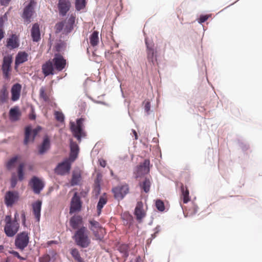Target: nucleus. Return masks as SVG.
Masks as SVG:
<instances>
[{
  "instance_id": "obj_1",
  "label": "nucleus",
  "mask_w": 262,
  "mask_h": 262,
  "mask_svg": "<svg viewBox=\"0 0 262 262\" xmlns=\"http://www.w3.org/2000/svg\"><path fill=\"white\" fill-rule=\"evenodd\" d=\"M86 231V228L82 226L77 229L73 236L77 245L82 248H87L91 243Z\"/></svg>"
},
{
  "instance_id": "obj_2",
  "label": "nucleus",
  "mask_w": 262,
  "mask_h": 262,
  "mask_svg": "<svg viewBox=\"0 0 262 262\" xmlns=\"http://www.w3.org/2000/svg\"><path fill=\"white\" fill-rule=\"evenodd\" d=\"M36 4L37 3L34 0H30L29 3L23 9L21 16L28 24L31 21V18L35 13Z\"/></svg>"
},
{
  "instance_id": "obj_3",
  "label": "nucleus",
  "mask_w": 262,
  "mask_h": 262,
  "mask_svg": "<svg viewBox=\"0 0 262 262\" xmlns=\"http://www.w3.org/2000/svg\"><path fill=\"white\" fill-rule=\"evenodd\" d=\"M145 43L146 48L147 59L150 64L155 65L157 60V50L155 48V46L152 42H149L147 39H145Z\"/></svg>"
},
{
  "instance_id": "obj_4",
  "label": "nucleus",
  "mask_w": 262,
  "mask_h": 262,
  "mask_svg": "<svg viewBox=\"0 0 262 262\" xmlns=\"http://www.w3.org/2000/svg\"><path fill=\"white\" fill-rule=\"evenodd\" d=\"M41 127L38 126L33 129L31 125H27L25 128V138L24 144L27 145L29 142H33L38 132L41 129Z\"/></svg>"
},
{
  "instance_id": "obj_5",
  "label": "nucleus",
  "mask_w": 262,
  "mask_h": 262,
  "mask_svg": "<svg viewBox=\"0 0 262 262\" xmlns=\"http://www.w3.org/2000/svg\"><path fill=\"white\" fill-rule=\"evenodd\" d=\"M29 243V237L28 232L23 231L18 233L15 239V246L20 250H24Z\"/></svg>"
},
{
  "instance_id": "obj_6",
  "label": "nucleus",
  "mask_w": 262,
  "mask_h": 262,
  "mask_svg": "<svg viewBox=\"0 0 262 262\" xmlns=\"http://www.w3.org/2000/svg\"><path fill=\"white\" fill-rule=\"evenodd\" d=\"M114 198L120 201L122 200L129 192V187L127 184L119 185L112 188Z\"/></svg>"
},
{
  "instance_id": "obj_7",
  "label": "nucleus",
  "mask_w": 262,
  "mask_h": 262,
  "mask_svg": "<svg viewBox=\"0 0 262 262\" xmlns=\"http://www.w3.org/2000/svg\"><path fill=\"white\" fill-rule=\"evenodd\" d=\"M150 161L148 159H145L143 163H141L140 165L136 167L135 173V178L138 179L141 176L147 174L149 172Z\"/></svg>"
},
{
  "instance_id": "obj_8",
  "label": "nucleus",
  "mask_w": 262,
  "mask_h": 262,
  "mask_svg": "<svg viewBox=\"0 0 262 262\" xmlns=\"http://www.w3.org/2000/svg\"><path fill=\"white\" fill-rule=\"evenodd\" d=\"M19 199V193L17 191H8L5 196V203L7 207H12Z\"/></svg>"
},
{
  "instance_id": "obj_9",
  "label": "nucleus",
  "mask_w": 262,
  "mask_h": 262,
  "mask_svg": "<svg viewBox=\"0 0 262 262\" xmlns=\"http://www.w3.org/2000/svg\"><path fill=\"white\" fill-rule=\"evenodd\" d=\"M71 167V162L68 160H65L58 164L54 169V171L58 175L63 176L69 172Z\"/></svg>"
},
{
  "instance_id": "obj_10",
  "label": "nucleus",
  "mask_w": 262,
  "mask_h": 262,
  "mask_svg": "<svg viewBox=\"0 0 262 262\" xmlns=\"http://www.w3.org/2000/svg\"><path fill=\"white\" fill-rule=\"evenodd\" d=\"M12 62V55H8L4 57L2 69L5 79L9 78V72L11 70V65Z\"/></svg>"
},
{
  "instance_id": "obj_11",
  "label": "nucleus",
  "mask_w": 262,
  "mask_h": 262,
  "mask_svg": "<svg viewBox=\"0 0 262 262\" xmlns=\"http://www.w3.org/2000/svg\"><path fill=\"white\" fill-rule=\"evenodd\" d=\"M30 183L35 194H39L45 187L43 182L36 176H33L31 178Z\"/></svg>"
},
{
  "instance_id": "obj_12",
  "label": "nucleus",
  "mask_w": 262,
  "mask_h": 262,
  "mask_svg": "<svg viewBox=\"0 0 262 262\" xmlns=\"http://www.w3.org/2000/svg\"><path fill=\"white\" fill-rule=\"evenodd\" d=\"M81 206L82 203L80 200V198L78 195L77 193L75 192L71 199L69 212L70 214H72L73 213L80 211Z\"/></svg>"
},
{
  "instance_id": "obj_13",
  "label": "nucleus",
  "mask_w": 262,
  "mask_h": 262,
  "mask_svg": "<svg viewBox=\"0 0 262 262\" xmlns=\"http://www.w3.org/2000/svg\"><path fill=\"white\" fill-rule=\"evenodd\" d=\"M52 62L55 69L59 72L62 71L67 64L66 59L62 55L57 53L55 54Z\"/></svg>"
},
{
  "instance_id": "obj_14",
  "label": "nucleus",
  "mask_w": 262,
  "mask_h": 262,
  "mask_svg": "<svg viewBox=\"0 0 262 262\" xmlns=\"http://www.w3.org/2000/svg\"><path fill=\"white\" fill-rule=\"evenodd\" d=\"M19 228V223H11V224L5 225L4 232L8 237L14 236L18 231Z\"/></svg>"
},
{
  "instance_id": "obj_15",
  "label": "nucleus",
  "mask_w": 262,
  "mask_h": 262,
  "mask_svg": "<svg viewBox=\"0 0 262 262\" xmlns=\"http://www.w3.org/2000/svg\"><path fill=\"white\" fill-rule=\"evenodd\" d=\"M57 6L59 15L64 16L70 9L71 3L69 0H59Z\"/></svg>"
},
{
  "instance_id": "obj_16",
  "label": "nucleus",
  "mask_w": 262,
  "mask_h": 262,
  "mask_svg": "<svg viewBox=\"0 0 262 262\" xmlns=\"http://www.w3.org/2000/svg\"><path fill=\"white\" fill-rule=\"evenodd\" d=\"M51 148V140L48 135L43 136L42 141L38 147V154L42 155L46 153Z\"/></svg>"
},
{
  "instance_id": "obj_17",
  "label": "nucleus",
  "mask_w": 262,
  "mask_h": 262,
  "mask_svg": "<svg viewBox=\"0 0 262 262\" xmlns=\"http://www.w3.org/2000/svg\"><path fill=\"white\" fill-rule=\"evenodd\" d=\"M19 46V40L15 34H12L7 38L6 45L7 48L14 49L18 48Z\"/></svg>"
},
{
  "instance_id": "obj_18",
  "label": "nucleus",
  "mask_w": 262,
  "mask_h": 262,
  "mask_svg": "<svg viewBox=\"0 0 262 262\" xmlns=\"http://www.w3.org/2000/svg\"><path fill=\"white\" fill-rule=\"evenodd\" d=\"M70 152L69 159L71 162L74 161L77 158L79 148L78 144L72 140H70Z\"/></svg>"
},
{
  "instance_id": "obj_19",
  "label": "nucleus",
  "mask_w": 262,
  "mask_h": 262,
  "mask_svg": "<svg viewBox=\"0 0 262 262\" xmlns=\"http://www.w3.org/2000/svg\"><path fill=\"white\" fill-rule=\"evenodd\" d=\"M21 85L18 83H15L11 88V100L15 102L17 101L20 97Z\"/></svg>"
},
{
  "instance_id": "obj_20",
  "label": "nucleus",
  "mask_w": 262,
  "mask_h": 262,
  "mask_svg": "<svg viewBox=\"0 0 262 262\" xmlns=\"http://www.w3.org/2000/svg\"><path fill=\"white\" fill-rule=\"evenodd\" d=\"M54 69L53 62L50 60L46 61L42 66V73L45 77L48 76L50 75H53Z\"/></svg>"
},
{
  "instance_id": "obj_21",
  "label": "nucleus",
  "mask_w": 262,
  "mask_h": 262,
  "mask_svg": "<svg viewBox=\"0 0 262 262\" xmlns=\"http://www.w3.org/2000/svg\"><path fill=\"white\" fill-rule=\"evenodd\" d=\"M71 130L73 136L77 139L79 142H81V139L86 136V133L84 128H79L70 126Z\"/></svg>"
},
{
  "instance_id": "obj_22",
  "label": "nucleus",
  "mask_w": 262,
  "mask_h": 262,
  "mask_svg": "<svg viewBox=\"0 0 262 262\" xmlns=\"http://www.w3.org/2000/svg\"><path fill=\"white\" fill-rule=\"evenodd\" d=\"M83 223V219L81 215H74L72 216L69 221L70 226L73 229H76Z\"/></svg>"
},
{
  "instance_id": "obj_23",
  "label": "nucleus",
  "mask_w": 262,
  "mask_h": 262,
  "mask_svg": "<svg viewBox=\"0 0 262 262\" xmlns=\"http://www.w3.org/2000/svg\"><path fill=\"white\" fill-rule=\"evenodd\" d=\"M33 212L36 219L39 221L41 215L42 202L40 200H37L32 204Z\"/></svg>"
},
{
  "instance_id": "obj_24",
  "label": "nucleus",
  "mask_w": 262,
  "mask_h": 262,
  "mask_svg": "<svg viewBox=\"0 0 262 262\" xmlns=\"http://www.w3.org/2000/svg\"><path fill=\"white\" fill-rule=\"evenodd\" d=\"M21 112L18 106L11 108L9 111V117L11 121H16L19 119Z\"/></svg>"
},
{
  "instance_id": "obj_25",
  "label": "nucleus",
  "mask_w": 262,
  "mask_h": 262,
  "mask_svg": "<svg viewBox=\"0 0 262 262\" xmlns=\"http://www.w3.org/2000/svg\"><path fill=\"white\" fill-rule=\"evenodd\" d=\"M31 36L33 41L37 42L40 39V32L38 24H34L31 31Z\"/></svg>"
},
{
  "instance_id": "obj_26",
  "label": "nucleus",
  "mask_w": 262,
  "mask_h": 262,
  "mask_svg": "<svg viewBox=\"0 0 262 262\" xmlns=\"http://www.w3.org/2000/svg\"><path fill=\"white\" fill-rule=\"evenodd\" d=\"M134 214L138 221L141 220L144 217L145 213L143 210V204L141 202L137 203L135 209Z\"/></svg>"
},
{
  "instance_id": "obj_27",
  "label": "nucleus",
  "mask_w": 262,
  "mask_h": 262,
  "mask_svg": "<svg viewBox=\"0 0 262 262\" xmlns=\"http://www.w3.org/2000/svg\"><path fill=\"white\" fill-rule=\"evenodd\" d=\"M28 55L26 52H19L17 54L15 60V67L16 68L18 65L28 60Z\"/></svg>"
},
{
  "instance_id": "obj_28",
  "label": "nucleus",
  "mask_w": 262,
  "mask_h": 262,
  "mask_svg": "<svg viewBox=\"0 0 262 262\" xmlns=\"http://www.w3.org/2000/svg\"><path fill=\"white\" fill-rule=\"evenodd\" d=\"M139 185L144 192L148 193L150 190L151 182L148 178H145L143 182H139Z\"/></svg>"
},
{
  "instance_id": "obj_29",
  "label": "nucleus",
  "mask_w": 262,
  "mask_h": 262,
  "mask_svg": "<svg viewBox=\"0 0 262 262\" xmlns=\"http://www.w3.org/2000/svg\"><path fill=\"white\" fill-rule=\"evenodd\" d=\"M9 93L5 85H3L0 91V102L2 103H5L7 102L8 98Z\"/></svg>"
},
{
  "instance_id": "obj_30",
  "label": "nucleus",
  "mask_w": 262,
  "mask_h": 262,
  "mask_svg": "<svg viewBox=\"0 0 262 262\" xmlns=\"http://www.w3.org/2000/svg\"><path fill=\"white\" fill-rule=\"evenodd\" d=\"M81 180V175L80 173L73 172L71 181V186H74L78 185Z\"/></svg>"
},
{
  "instance_id": "obj_31",
  "label": "nucleus",
  "mask_w": 262,
  "mask_h": 262,
  "mask_svg": "<svg viewBox=\"0 0 262 262\" xmlns=\"http://www.w3.org/2000/svg\"><path fill=\"white\" fill-rule=\"evenodd\" d=\"M99 32L97 31H94L90 36V44L94 47L98 45L99 42Z\"/></svg>"
},
{
  "instance_id": "obj_32",
  "label": "nucleus",
  "mask_w": 262,
  "mask_h": 262,
  "mask_svg": "<svg viewBox=\"0 0 262 262\" xmlns=\"http://www.w3.org/2000/svg\"><path fill=\"white\" fill-rule=\"evenodd\" d=\"M181 191L183 196V202L184 204H186L190 200L189 190L187 188H185L184 186L182 184L181 186Z\"/></svg>"
},
{
  "instance_id": "obj_33",
  "label": "nucleus",
  "mask_w": 262,
  "mask_h": 262,
  "mask_svg": "<svg viewBox=\"0 0 262 262\" xmlns=\"http://www.w3.org/2000/svg\"><path fill=\"white\" fill-rule=\"evenodd\" d=\"M70 253L77 262H84L83 259L80 256L79 251L76 248L72 249L71 250Z\"/></svg>"
},
{
  "instance_id": "obj_34",
  "label": "nucleus",
  "mask_w": 262,
  "mask_h": 262,
  "mask_svg": "<svg viewBox=\"0 0 262 262\" xmlns=\"http://www.w3.org/2000/svg\"><path fill=\"white\" fill-rule=\"evenodd\" d=\"M100 174H97V178L95 180V188L94 191L95 192V195L98 196L100 193L101 191V185H100V180L99 179V177Z\"/></svg>"
},
{
  "instance_id": "obj_35",
  "label": "nucleus",
  "mask_w": 262,
  "mask_h": 262,
  "mask_svg": "<svg viewBox=\"0 0 262 262\" xmlns=\"http://www.w3.org/2000/svg\"><path fill=\"white\" fill-rule=\"evenodd\" d=\"M18 159V156H15L9 160L6 165L7 169L8 170H11L12 167L14 166V164L17 162Z\"/></svg>"
},
{
  "instance_id": "obj_36",
  "label": "nucleus",
  "mask_w": 262,
  "mask_h": 262,
  "mask_svg": "<svg viewBox=\"0 0 262 262\" xmlns=\"http://www.w3.org/2000/svg\"><path fill=\"white\" fill-rule=\"evenodd\" d=\"M86 5L85 0H75V9L79 11L83 9Z\"/></svg>"
},
{
  "instance_id": "obj_37",
  "label": "nucleus",
  "mask_w": 262,
  "mask_h": 262,
  "mask_svg": "<svg viewBox=\"0 0 262 262\" xmlns=\"http://www.w3.org/2000/svg\"><path fill=\"white\" fill-rule=\"evenodd\" d=\"M24 164L23 163H20L17 168V174L18 179L19 181H22L24 178Z\"/></svg>"
},
{
  "instance_id": "obj_38",
  "label": "nucleus",
  "mask_w": 262,
  "mask_h": 262,
  "mask_svg": "<svg viewBox=\"0 0 262 262\" xmlns=\"http://www.w3.org/2000/svg\"><path fill=\"white\" fill-rule=\"evenodd\" d=\"M66 21H61L56 24L55 26V33L58 34L63 30Z\"/></svg>"
},
{
  "instance_id": "obj_39",
  "label": "nucleus",
  "mask_w": 262,
  "mask_h": 262,
  "mask_svg": "<svg viewBox=\"0 0 262 262\" xmlns=\"http://www.w3.org/2000/svg\"><path fill=\"white\" fill-rule=\"evenodd\" d=\"M155 206L157 210L160 212L164 211L165 209L164 202L160 199L156 201Z\"/></svg>"
},
{
  "instance_id": "obj_40",
  "label": "nucleus",
  "mask_w": 262,
  "mask_h": 262,
  "mask_svg": "<svg viewBox=\"0 0 262 262\" xmlns=\"http://www.w3.org/2000/svg\"><path fill=\"white\" fill-rule=\"evenodd\" d=\"M83 121L84 119L82 118H78L76 120V123L75 124L74 122H71L70 126L79 128H84L83 124Z\"/></svg>"
},
{
  "instance_id": "obj_41",
  "label": "nucleus",
  "mask_w": 262,
  "mask_h": 262,
  "mask_svg": "<svg viewBox=\"0 0 262 262\" xmlns=\"http://www.w3.org/2000/svg\"><path fill=\"white\" fill-rule=\"evenodd\" d=\"M54 114L55 119L57 121L60 122H63L64 121V116L62 112L59 111H55Z\"/></svg>"
},
{
  "instance_id": "obj_42",
  "label": "nucleus",
  "mask_w": 262,
  "mask_h": 262,
  "mask_svg": "<svg viewBox=\"0 0 262 262\" xmlns=\"http://www.w3.org/2000/svg\"><path fill=\"white\" fill-rule=\"evenodd\" d=\"M39 96L43 99L44 101L47 102L49 101V98L46 94L45 89L43 87H41L39 90Z\"/></svg>"
},
{
  "instance_id": "obj_43",
  "label": "nucleus",
  "mask_w": 262,
  "mask_h": 262,
  "mask_svg": "<svg viewBox=\"0 0 262 262\" xmlns=\"http://www.w3.org/2000/svg\"><path fill=\"white\" fill-rule=\"evenodd\" d=\"M107 201L106 198H104L103 196H101L99 198L98 202L97 203V207H100L103 208L104 206L106 204Z\"/></svg>"
},
{
  "instance_id": "obj_44",
  "label": "nucleus",
  "mask_w": 262,
  "mask_h": 262,
  "mask_svg": "<svg viewBox=\"0 0 262 262\" xmlns=\"http://www.w3.org/2000/svg\"><path fill=\"white\" fill-rule=\"evenodd\" d=\"M118 250L121 253H123L125 256H128L127 247L125 245H122L119 247Z\"/></svg>"
},
{
  "instance_id": "obj_45",
  "label": "nucleus",
  "mask_w": 262,
  "mask_h": 262,
  "mask_svg": "<svg viewBox=\"0 0 262 262\" xmlns=\"http://www.w3.org/2000/svg\"><path fill=\"white\" fill-rule=\"evenodd\" d=\"M74 27L68 24H66L64 28H63V34L67 35L73 30Z\"/></svg>"
},
{
  "instance_id": "obj_46",
  "label": "nucleus",
  "mask_w": 262,
  "mask_h": 262,
  "mask_svg": "<svg viewBox=\"0 0 262 262\" xmlns=\"http://www.w3.org/2000/svg\"><path fill=\"white\" fill-rule=\"evenodd\" d=\"M209 15H201L198 19V23L202 24L205 23L209 18Z\"/></svg>"
},
{
  "instance_id": "obj_47",
  "label": "nucleus",
  "mask_w": 262,
  "mask_h": 262,
  "mask_svg": "<svg viewBox=\"0 0 262 262\" xmlns=\"http://www.w3.org/2000/svg\"><path fill=\"white\" fill-rule=\"evenodd\" d=\"M89 223L92 227H93L95 228H102L100 223L95 220H91L89 221Z\"/></svg>"
},
{
  "instance_id": "obj_48",
  "label": "nucleus",
  "mask_w": 262,
  "mask_h": 262,
  "mask_svg": "<svg viewBox=\"0 0 262 262\" xmlns=\"http://www.w3.org/2000/svg\"><path fill=\"white\" fill-rule=\"evenodd\" d=\"M66 47V43L63 41L58 43L56 46V51L58 52H60L61 50Z\"/></svg>"
},
{
  "instance_id": "obj_49",
  "label": "nucleus",
  "mask_w": 262,
  "mask_h": 262,
  "mask_svg": "<svg viewBox=\"0 0 262 262\" xmlns=\"http://www.w3.org/2000/svg\"><path fill=\"white\" fill-rule=\"evenodd\" d=\"M238 143L239 147L242 148V149L243 151L247 150L249 148V145L242 141L238 140Z\"/></svg>"
},
{
  "instance_id": "obj_50",
  "label": "nucleus",
  "mask_w": 262,
  "mask_h": 262,
  "mask_svg": "<svg viewBox=\"0 0 262 262\" xmlns=\"http://www.w3.org/2000/svg\"><path fill=\"white\" fill-rule=\"evenodd\" d=\"M40 262H50L51 261L50 256L48 254H46L39 258Z\"/></svg>"
},
{
  "instance_id": "obj_51",
  "label": "nucleus",
  "mask_w": 262,
  "mask_h": 262,
  "mask_svg": "<svg viewBox=\"0 0 262 262\" xmlns=\"http://www.w3.org/2000/svg\"><path fill=\"white\" fill-rule=\"evenodd\" d=\"M198 207L196 205H194L192 209L189 210V214L191 216L195 215L198 211Z\"/></svg>"
},
{
  "instance_id": "obj_52",
  "label": "nucleus",
  "mask_w": 262,
  "mask_h": 262,
  "mask_svg": "<svg viewBox=\"0 0 262 262\" xmlns=\"http://www.w3.org/2000/svg\"><path fill=\"white\" fill-rule=\"evenodd\" d=\"M75 21V17L73 15H71L68 19L67 24L74 27Z\"/></svg>"
},
{
  "instance_id": "obj_53",
  "label": "nucleus",
  "mask_w": 262,
  "mask_h": 262,
  "mask_svg": "<svg viewBox=\"0 0 262 262\" xmlns=\"http://www.w3.org/2000/svg\"><path fill=\"white\" fill-rule=\"evenodd\" d=\"M150 106H151V104H150V102L149 101H146L145 102L144 110L146 112L147 115L149 114V112L150 109Z\"/></svg>"
},
{
  "instance_id": "obj_54",
  "label": "nucleus",
  "mask_w": 262,
  "mask_h": 262,
  "mask_svg": "<svg viewBox=\"0 0 262 262\" xmlns=\"http://www.w3.org/2000/svg\"><path fill=\"white\" fill-rule=\"evenodd\" d=\"M10 182H11V188H13L16 186V185L17 184V180L15 177L13 176V177H12V178L10 180Z\"/></svg>"
},
{
  "instance_id": "obj_55",
  "label": "nucleus",
  "mask_w": 262,
  "mask_h": 262,
  "mask_svg": "<svg viewBox=\"0 0 262 262\" xmlns=\"http://www.w3.org/2000/svg\"><path fill=\"white\" fill-rule=\"evenodd\" d=\"M29 117L31 120H35L36 119V115L33 106H31V112L30 113Z\"/></svg>"
},
{
  "instance_id": "obj_56",
  "label": "nucleus",
  "mask_w": 262,
  "mask_h": 262,
  "mask_svg": "<svg viewBox=\"0 0 262 262\" xmlns=\"http://www.w3.org/2000/svg\"><path fill=\"white\" fill-rule=\"evenodd\" d=\"M4 18L7 19L6 14H5L3 17H0V29H2L4 25Z\"/></svg>"
},
{
  "instance_id": "obj_57",
  "label": "nucleus",
  "mask_w": 262,
  "mask_h": 262,
  "mask_svg": "<svg viewBox=\"0 0 262 262\" xmlns=\"http://www.w3.org/2000/svg\"><path fill=\"white\" fill-rule=\"evenodd\" d=\"M5 221L6 222V225L11 224V223H13L11 216L9 215H7L5 216Z\"/></svg>"
},
{
  "instance_id": "obj_58",
  "label": "nucleus",
  "mask_w": 262,
  "mask_h": 262,
  "mask_svg": "<svg viewBox=\"0 0 262 262\" xmlns=\"http://www.w3.org/2000/svg\"><path fill=\"white\" fill-rule=\"evenodd\" d=\"M94 234L95 236L96 237L97 240H98L99 241H101L102 240L103 237L102 236H101L98 232L94 231Z\"/></svg>"
},
{
  "instance_id": "obj_59",
  "label": "nucleus",
  "mask_w": 262,
  "mask_h": 262,
  "mask_svg": "<svg viewBox=\"0 0 262 262\" xmlns=\"http://www.w3.org/2000/svg\"><path fill=\"white\" fill-rule=\"evenodd\" d=\"M94 103L96 104H102L108 107L110 106V105L108 103L102 101L96 100V101H94Z\"/></svg>"
},
{
  "instance_id": "obj_60",
  "label": "nucleus",
  "mask_w": 262,
  "mask_h": 262,
  "mask_svg": "<svg viewBox=\"0 0 262 262\" xmlns=\"http://www.w3.org/2000/svg\"><path fill=\"white\" fill-rule=\"evenodd\" d=\"M11 0H0V4L2 6H7Z\"/></svg>"
},
{
  "instance_id": "obj_61",
  "label": "nucleus",
  "mask_w": 262,
  "mask_h": 262,
  "mask_svg": "<svg viewBox=\"0 0 262 262\" xmlns=\"http://www.w3.org/2000/svg\"><path fill=\"white\" fill-rule=\"evenodd\" d=\"M18 217V213H17V212H16L14 213V217L13 220H12V222H13V223H14V224L18 223V221H17V217Z\"/></svg>"
},
{
  "instance_id": "obj_62",
  "label": "nucleus",
  "mask_w": 262,
  "mask_h": 262,
  "mask_svg": "<svg viewBox=\"0 0 262 262\" xmlns=\"http://www.w3.org/2000/svg\"><path fill=\"white\" fill-rule=\"evenodd\" d=\"M99 164H100V165L101 166H102V167H105V166H106V161L103 159H99Z\"/></svg>"
},
{
  "instance_id": "obj_63",
  "label": "nucleus",
  "mask_w": 262,
  "mask_h": 262,
  "mask_svg": "<svg viewBox=\"0 0 262 262\" xmlns=\"http://www.w3.org/2000/svg\"><path fill=\"white\" fill-rule=\"evenodd\" d=\"M9 254L13 255L14 256L16 257L19 254V253L17 251L14 250H9L8 251Z\"/></svg>"
},
{
  "instance_id": "obj_64",
  "label": "nucleus",
  "mask_w": 262,
  "mask_h": 262,
  "mask_svg": "<svg viewBox=\"0 0 262 262\" xmlns=\"http://www.w3.org/2000/svg\"><path fill=\"white\" fill-rule=\"evenodd\" d=\"M58 242L57 241H48L47 244L48 246H51L52 244H57Z\"/></svg>"
}]
</instances>
